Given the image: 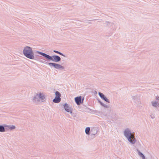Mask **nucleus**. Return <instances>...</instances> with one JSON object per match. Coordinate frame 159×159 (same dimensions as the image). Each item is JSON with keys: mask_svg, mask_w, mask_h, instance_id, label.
<instances>
[{"mask_svg": "<svg viewBox=\"0 0 159 159\" xmlns=\"http://www.w3.org/2000/svg\"><path fill=\"white\" fill-rule=\"evenodd\" d=\"M23 52L24 55L26 57L30 59H34V54L31 48L28 46L25 47Z\"/></svg>", "mask_w": 159, "mask_h": 159, "instance_id": "1", "label": "nucleus"}, {"mask_svg": "<svg viewBox=\"0 0 159 159\" xmlns=\"http://www.w3.org/2000/svg\"><path fill=\"white\" fill-rule=\"evenodd\" d=\"M134 134V133L133 134H131L128 129H125L124 132L125 135L127 138L128 140L133 144L134 143L136 142Z\"/></svg>", "mask_w": 159, "mask_h": 159, "instance_id": "2", "label": "nucleus"}, {"mask_svg": "<svg viewBox=\"0 0 159 159\" xmlns=\"http://www.w3.org/2000/svg\"><path fill=\"white\" fill-rule=\"evenodd\" d=\"M56 97L53 100V101L55 103L59 102L61 100L60 97L61 94L59 92L56 91L55 93Z\"/></svg>", "mask_w": 159, "mask_h": 159, "instance_id": "3", "label": "nucleus"}, {"mask_svg": "<svg viewBox=\"0 0 159 159\" xmlns=\"http://www.w3.org/2000/svg\"><path fill=\"white\" fill-rule=\"evenodd\" d=\"M49 60H52L55 62H58L61 60V58L58 56H53L51 57V58H49Z\"/></svg>", "mask_w": 159, "mask_h": 159, "instance_id": "4", "label": "nucleus"}, {"mask_svg": "<svg viewBox=\"0 0 159 159\" xmlns=\"http://www.w3.org/2000/svg\"><path fill=\"white\" fill-rule=\"evenodd\" d=\"M75 101L76 104L78 105H80L83 102V100H81V97L80 96L76 97L75 98Z\"/></svg>", "mask_w": 159, "mask_h": 159, "instance_id": "5", "label": "nucleus"}, {"mask_svg": "<svg viewBox=\"0 0 159 159\" xmlns=\"http://www.w3.org/2000/svg\"><path fill=\"white\" fill-rule=\"evenodd\" d=\"M49 64L50 65H52L56 69L63 68V67L62 66L58 64L52 63H49Z\"/></svg>", "mask_w": 159, "mask_h": 159, "instance_id": "6", "label": "nucleus"}, {"mask_svg": "<svg viewBox=\"0 0 159 159\" xmlns=\"http://www.w3.org/2000/svg\"><path fill=\"white\" fill-rule=\"evenodd\" d=\"M64 108L65 110L67 112H70V113H72L71 110L70 108L69 107L68 104L66 103L64 105Z\"/></svg>", "mask_w": 159, "mask_h": 159, "instance_id": "7", "label": "nucleus"}, {"mask_svg": "<svg viewBox=\"0 0 159 159\" xmlns=\"http://www.w3.org/2000/svg\"><path fill=\"white\" fill-rule=\"evenodd\" d=\"M98 94L100 96L101 98L103 99V100H105L106 102H109V100L107 99L104 96V95L102 93H99Z\"/></svg>", "mask_w": 159, "mask_h": 159, "instance_id": "8", "label": "nucleus"}, {"mask_svg": "<svg viewBox=\"0 0 159 159\" xmlns=\"http://www.w3.org/2000/svg\"><path fill=\"white\" fill-rule=\"evenodd\" d=\"M38 52L39 54H40L43 56L45 57L46 58H48L49 59L50 58H51V56H50L49 55H47V54H46L45 53H42V52Z\"/></svg>", "mask_w": 159, "mask_h": 159, "instance_id": "9", "label": "nucleus"}, {"mask_svg": "<svg viewBox=\"0 0 159 159\" xmlns=\"http://www.w3.org/2000/svg\"><path fill=\"white\" fill-rule=\"evenodd\" d=\"M41 99V100H44L45 98L44 96L42 93H39V95H37Z\"/></svg>", "mask_w": 159, "mask_h": 159, "instance_id": "10", "label": "nucleus"}, {"mask_svg": "<svg viewBox=\"0 0 159 159\" xmlns=\"http://www.w3.org/2000/svg\"><path fill=\"white\" fill-rule=\"evenodd\" d=\"M90 130V129L89 127H87L85 129V133L87 134H89V131Z\"/></svg>", "mask_w": 159, "mask_h": 159, "instance_id": "11", "label": "nucleus"}, {"mask_svg": "<svg viewBox=\"0 0 159 159\" xmlns=\"http://www.w3.org/2000/svg\"><path fill=\"white\" fill-rule=\"evenodd\" d=\"M0 131L3 132L5 131V129L2 126L0 125Z\"/></svg>", "mask_w": 159, "mask_h": 159, "instance_id": "12", "label": "nucleus"}, {"mask_svg": "<svg viewBox=\"0 0 159 159\" xmlns=\"http://www.w3.org/2000/svg\"><path fill=\"white\" fill-rule=\"evenodd\" d=\"M139 154L140 156L143 159H145V157L144 155L141 152H139Z\"/></svg>", "mask_w": 159, "mask_h": 159, "instance_id": "13", "label": "nucleus"}, {"mask_svg": "<svg viewBox=\"0 0 159 159\" xmlns=\"http://www.w3.org/2000/svg\"><path fill=\"white\" fill-rule=\"evenodd\" d=\"M53 52H55V53H58V54H59L60 55H63L62 53H61L60 52H58V51H56V50H54L53 51Z\"/></svg>", "mask_w": 159, "mask_h": 159, "instance_id": "14", "label": "nucleus"}, {"mask_svg": "<svg viewBox=\"0 0 159 159\" xmlns=\"http://www.w3.org/2000/svg\"><path fill=\"white\" fill-rule=\"evenodd\" d=\"M153 106L154 107H156L157 105V103L156 102H153L152 103Z\"/></svg>", "mask_w": 159, "mask_h": 159, "instance_id": "15", "label": "nucleus"}, {"mask_svg": "<svg viewBox=\"0 0 159 159\" xmlns=\"http://www.w3.org/2000/svg\"><path fill=\"white\" fill-rule=\"evenodd\" d=\"M15 128V126H14V125H12L10 127V129H14Z\"/></svg>", "mask_w": 159, "mask_h": 159, "instance_id": "16", "label": "nucleus"}]
</instances>
